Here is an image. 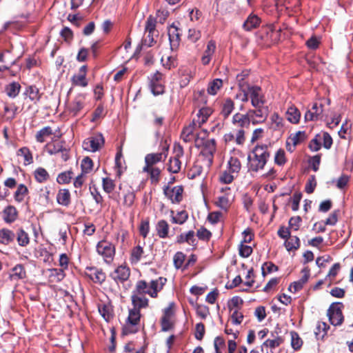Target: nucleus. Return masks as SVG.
<instances>
[{"mask_svg": "<svg viewBox=\"0 0 353 353\" xmlns=\"http://www.w3.org/2000/svg\"><path fill=\"white\" fill-rule=\"evenodd\" d=\"M253 157H249L250 168L251 170L257 172L264 168L270 157L268 150V145H257L253 150Z\"/></svg>", "mask_w": 353, "mask_h": 353, "instance_id": "nucleus-2", "label": "nucleus"}, {"mask_svg": "<svg viewBox=\"0 0 353 353\" xmlns=\"http://www.w3.org/2000/svg\"><path fill=\"white\" fill-rule=\"evenodd\" d=\"M223 86V81L220 79H215L212 81H211L208 87V93L211 95H215L217 94L218 91Z\"/></svg>", "mask_w": 353, "mask_h": 353, "instance_id": "nucleus-37", "label": "nucleus"}, {"mask_svg": "<svg viewBox=\"0 0 353 353\" xmlns=\"http://www.w3.org/2000/svg\"><path fill=\"white\" fill-rule=\"evenodd\" d=\"M201 38V32L196 29H190L188 34V39L191 42H196Z\"/></svg>", "mask_w": 353, "mask_h": 353, "instance_id": "nucleus-64", "label": "nucleus"}, {"mask_svg": "<svg viewBox=\"0 0 353 353\" xmlns=\"http://www.w3.org/2000/svg\"><path fill=\"white\" fill-rule=\"evenodd\" d=\"M34 177L38 182L42 183L48 180L49 174L44 168H39L34 171Z\"/></svg>", "mask_w": 353, "mask_h": 353, "instance_id": "nucleus-45", "label": "nucleus"}, {"mask_svg": "<svg viewBox=\"0 0 353 353\" xmlns=\"http://www.w3.org/2000/svg\"><path fill=\"white\" fill-rule=\"evenodd\" d=\"M85 274L94 283L101 284L105 280V274L101 269L94 267H88L85 270Z\"/></svg>", "mask_w": 353, "mask_h": 353, "instance_id": "nucleus-12", "label": "nucleus"}, {"mask_svg": "<svg viewBox=\"0 0 353 353\" xmlns=\"http://www.w3.org/2000/svg\"><path fill=\"white\" fill-rule=\"evenodd\" d=\"M39 201L43 205L50 203V190L47 187L41 188L39 191Z\"/></svg>", "mask_w": 353, "mask_h": 353, "instance_id": "nucleus-41", "label": "nucleus"}, {"mask_svg": "<svg viewBox=\"0 0 353 353\" xmlns=\"http://www.w3.org/2000/svg\"><path fill=\"white\" fill-rule=\"evenodd\" d=\"M188 219V214L185 211L179 212L172 216V222L177 224H183Z\"/></svg>", "mask_w": 353, "mask_h": 353, "instance_id": "nucleus-58", "label": "nucleus"}, {"mask_svg": "<svg viewBox=\"0 0 353 353\" xmlns=\"http://www.w3.org/2000/svg\"><path fill=\"white\" fill-rule=\"evenodd\" d=\"M27 92L31 101H37L40 98L39 89L35 86H30L28 89Z\"/></svg>", "mask_w": 353, "mask_h": 353, "instance_id": "nucleus-63", "label": "nucleus"}, {"mask_svg": "<svg viewBox=\"0 0 353 353\" xmlns=\"http://www.w3.org/2000/svg\"><path fill=\"white\" fill-rule=\"evenodd\" d=\"M85 96L80 94L74 100L68 104L67 110L69 114L72 116H77L84 106Z\"/></svg>", "mask_w": 353, "mask_h": 353, "instance_id": "nucleus-14", "label": "nucleus"}, {"mask_svg": "<svg viewBox=\"0 0 353 353\" xmlns=\"http://www.w3.org/2000/svg\"><path fill=\"white\" fill-rule=\"evenodd\" d=\"M17 240L20 246L25 247L30 243V239L28 233L22 228H20L17 232Z\"/></svg>", "mask_w": 353, "mask_h": 353, "instance_id": "nucleus-36", "label": "nucleus"}, {"mask_svg": "<svg viewBox=\"0 0 353 353\" xmlns=\"http://www.w3.org/2000/svg\"><path fill=\"white\" fill-rule=\"evenodd\" d=\"M221 191L223 193L225 192V194L218 197V200L216 203L220 208L227 210L232 201L230 188L228 187L222 188Z\"/></svg>", "mask_w": 353, "mask_h": 353, "instance_id": "nucleus-13", "label": "nucleus"}, {"mask_svg": "<svg viewBox=\"0 0 353 353\" xmlns=\"http://www.w3.org/2000/svg\"><path fill=\"white\" fill-rule=\"evenodd\" d=\"M250 123H252V120L248 111L244 114L237 112L232 117V123L237 127L248 128Z\"/></svg>", "mask_w": 353, "mask_h": 353, "instance_id": "nucleus-16", "label": "nucleus"}, {"mask_svg": "<svg viewBox=\"0 0 353 353\" xmlns=\"http://www.w3.org/2000/svg\"><path fill=\"white\" fill-rule=\"evenodd\" d=\"M249 96L252 107L265 104V96L260 87L249 85Z\"/></svg>", "mask_w": 353, "mask_h": 353, "instance_id": "nucleus-7", "label": "nucleus"}, {"mask_svg": "<svg viewBox=\"0 0 353 353\" xmlns=\"http://www.w3.org/2000/svg\"><path fill=\"white\" fill-rule=\"evenodd\" d=\"M194 232L193 231H189L186 234H181L178 236L177 242L183 243L187 242L190 245L194 243L195 239H194Z\"/></svg>", "mask_w": 353, "mask_h": 353, "instance_id": "nucleus-46", "label": "nucleus"}, {"mask_svg": "<svg viewBox=\"0 0 353 353\" xmlns=\"http://www.w3.org/2000/svg\"><path fill=\"white\" fill-rule=\"evenodd\" d=\"M241 165L240 161L236 157H230V160L228 162L227 170L237 176L239 172L241 170Z\"/></svg>", "mask_w": 353, "mask_h": 353, "instance_id": "nucleus-32", "label": "nucleus"}, {"mask_svg": "<svg viewBox=\"0 0 353 353\" xmlns=\"http://www.w3.org/2000/svg\"><path fill=\"white\" fill-rule=\"evenodd\" d=\"M99 312L106 321H108L112 317L110 307L108 305H99Z\"/></svg>", "mask_w": 353, "mask_h": 353, "instance_id": "nucleus-62", "label": "nucleus"}, {"mask_svg": "<svg viewBox=\"0 0 353 353\" xmlns=\"http://www.w3.org/2000/svg\"><path fill=\"white\" fill-rule=\"evenodd\" d=\"M97 252L103 258L105 262L110 263L115 254V248L112 243L102 240L97 245Z\"/></svg>", "mask_w": 353, "mask_h": 353, "instance_id": "nucleus-5", "label": "nucleus"}, {"mask_svg": "<svg viewBox=\"0 0 353 353\" xmlns=\"http://www.w3.org/2000/svg\"><path fill=\"white\" fill-rule=\"evenodd\" d=\"M17 210L13 206L6 207L3 212V218L7 223L13 222L17 218Z\"/></svg>", "mask_w": 353, "mask_h": 353, "instance_id": "nucleus-34", "label": "nucleus"}, {"mask_svg": "<svg viewBox=\"0 0 353 353\" xmlns=\"http://www.w3.org/2000/svg\"><path fill=\"white\" fill-rule=\"evenodd\" d=\"M28 193V188L23 184H20L14 193L16 201L21 202L23 200L25 196Z\"/></svg>", "mask_w": 353, "mask_h": 353, "instance_id": "nucleus-51", "label": "nucleus"}, {"mask_svg": "<svg viewBox=\"0 0 353 353\" xmlns=\"http://www.w3.org/2000/svg\"><path fill=\"white\" fill-rule=\"evenodd\" d=\"M150 86L154 95H159L164 92V87L162 82L157 81L155 83H150Z\"/></svg>", "mask_w": 353, "mask_h": 353, "instance_id": "nucleus-57", "label": "nucleus"}, {"mask_svg": "<svg viewBox=\"0 0 353 353\" xmlns=\"http://www.w3.org/2000/svg\"><path fill=\"white\" fill-rule=\"evenodd\" d=\"M252 120V124L257 125L264 123L269 114V108L265 104L254 106L253 109L248 110Z\"/></svg>", "mask_w": 353, "mask_h": 353, "instance_id": "nucleus-4", "label": "nucleus"}, {"mask_svg": "<svg viewBox=\"0 0 353 353\" xmlns=\"http://www.w3.org/2000/svg\"><path fill=\"white\" fill-rule=\"evenodd\" d=\"M261 23V19L256 14H251L243 24V28L246 31H250L257 28Z\"/></svg>", "mask_w": 353, "mask_h": 353, "instance_id": "nucleus-26", "label": "nucleus"}, {"mask_svg": "<svg viewBox=\"0 0 353 353\" xmlns=\"http://www.w3.org/2000/svg\"><path fill=\"white\" fill-rule=\"evenodd\" d=\"M26 272L24 267L18 264L12 269V273L10 274L11 280L17 281L26 278Z\"/></svg>", "mask_w": 353, "mask_h": 353, "instance_id": "nucleus-29", "label": "nucleus"}, {"mask_svg": "<svg viewBox=\"0 0 353 353\" xmlns=\"http://www.w3.org/2000/svg\"><path fill=\"white\" fill-rule=\"evenodd\" d=\"M114 187L115 185L113 180L108 177L103 179V188L105 192H112L114 189Z\"/></svg>", "mask_w": 353, "mask_h": 353, "instance_id": "nucleus-60", "label": "nucleus"}, {"mask_svg": "<svg viewBox=\"0 0 353 353\" xmlns=\"http://www.w3.org/2000/svg\"><path fill=\"white\" fill-rule=\"evenodd\" d=\"M327 316L330 323L333 325H339L343 321V316L339 304H332L327 310Z\"/></svg>", "mask_w": 353, "mask_h": 353, "instance_id": "nucleus-8", "label": "nucleus"}, {"mask_svg": "<svg viewBox=\"0 0 353 353\" xmlns=\"http://www.w3.org/2000/svg\"><path fill=\"white\" fill-rule=\"evenodd\" d=\"M302 340L296 332H291V345L294 350L299 349L302 345Z\"/></svg>", "mask_w": 353, "mask_h": 353, "instance_id": "nucleus-61", "label": "nucleus"}, {"mask_svg": "<svg viewBox=\"0 0 353 353\" xmlns=\"http://www.w3.org/2000/svg\"><path fill=\"white\" fill-rule=\"evenodd\" d=\"M167 157V150L159 153L148 154L145 157V165L152 166L154 164L163 161Z\"/></svg>", "mask_w": 353, "mask_h": 353, "instance_id": "nucleus-21", "label": "nucleus"}, {"mask_svg": "<svg viewBox=\"0 0 353 353\" xmlns=\"http://www.w3.org/2000/svg\"><path fill=\"white\" fill-rule=\"evenodd\" d=\"M196 125L192 123L184 128L181 133V138L184 141L189 142L194 138V126Z\"/></svg>", "mask_w": 353, "mask_h": 353, "instance_id": "nucleus-38", "label": "nucleus"}, {"mask_svg": "<svg viewBox=\"0 0 353 353\" xmlns=\"http://www.w3.org/2000/svg\"><path fill=\"white\" fill-rule=\"evenodd\" d=\"M185 259V254L181 252H176L173 258L174 265L176 269H179L182 267L184 261Z\"/></svg>", "mask_w": 353, "mask_h": 353, "instance_id": "nucleus-54", "label": "nucleus"}, {"mask_svg": "<svg viewBox=\"0 0 353 353\" xmlns=\"http://www.w3.org/2000/svg\"><path fill=\"white\" fill-rule=\"evenodd\" d=\"M173 327V321L172 319V313L170 309H165L164 315L161 319V330L163 332L170 330Z\"/></svg>", "mask_w": 353, "mask_h": 353, "instance_id": "nucleus-27", "label": "nucleus"}, {"mask_svg": "<svg viewBox=\"0 0 353 353\" xmlns=\"http://www.w3.org/2000/svg\"><path fill=\"white\" fill-rule=\"evenodd\" d=\"M166 281L167 279L163 277L152 280L149 283L143 280L138 281L132 294L133 305H136L137 307L148 306V299L145 295L148 294L152 298L157 297L158 292L163 289Z\"/></svg>", "mask_w": 353, "mask_h": 353, "instance_id": "nucleus-1", "label": "nucleus"}, {"mask_svg": "<svg viewBox=\"0 0 353 353\" xmlns=\"http://www.w3.org/2000/svg\"><path fill=\"white\" fill-rule=\"evenodd\" d=\"M57 201L59 205L68 206L70 203V193L67 189H61L57 195Z\"/></svg>", "mask_w": 353, "mask_h": 353, "instance_id": "nucleus-28", "label": "nucleus"}, {"mask_svg": "<svg viewBox=\"0 0 353 353\" xmlns=\"http://www.w3.org/2000/svg\"><path fill=\"white\" fill-rule=\"evenodd\" d=\"M179 29L173 23L168 28V37L172 50L177 49L180 43Z\"/></svg>", "mask_w": 353, "mask_h": 353, "instance_id": "nucleus-15", "label": "nucleus"}, {"mask_svg": "<svg viewBox=\"0 0 353 353\" xmlns=\"http://www.w3.org/2000/svg\"><path fill=\"white\" fill-rule=\"evenodd\" d=\"M212 113V110L209 108H201L196 114L197 119H194L193 120V124L197 125L198 127H200L207 121L208 118L211 115Z\"/></svg>", "mask_w": 353, "mask_h": 353, "instance_id": "nucleus-22", "label": "nucleus"}, {"mask_svg": "<svg viewBox=\"0 0 353 353\" xmlns=\"http://www.w3.org/2000/svg\"><path fill=\"white\" fill-rule=\"evenodd\" d=\"M46 275L50 283H58L65 277L63 270L57 268L47 270Z\"/></svg>", "mask_w": 353, "mask_h": 353, "instance_id": "nucleus-19", "label": "nucleus"}, {"mask_svg": "<svg viewBox=\"0 0 353 353\" xmlns=\"http://www.w3.org/2000/svg\"><path fill=\"white\" fill-rule=\"evenodd\" d=\"M52 134V128L46 126L41 129L36 134L35 138L37 142L43 143L46 141V138Z\"/></svg>", "mask_w": 353, "mask_h": 353, "instance_id": "nucleus-35", "label": "nucleus"}, {"mask_svg": "<svg viewBox=\"0 0 353 353\" xmlns=\"http://www.w3.org/2000/svg\"><path fill=\"white\" fill-rule=\"evenodd\" d=\"M141 307L134 305V308L130 310L128 321L123 327V334H133L138 331L137 325L140 321V308Z\"/></svg>", "mask_w": 353, "mask_h": 353, "instance_id": "nucleus-3", "label": "nucleus"}, {"mask_svg": "<svg viewBox=\"0 0 353 353\" xmlns=\"http://www.w3.org/2000/svg\"><path fill=\"white\" fill-rule=\"evenodd\" d=\"M236 176L233 173L226 170L220 174L219 180L224 184H229L233 181Z\"/></svg>", "mask_w": 353, "mask_h": 353, "instance_id": "nucleus-50", "label": "nucleus"}, {"mask_svg": "<svg viewBox=\"0 0 353 353\" xmlns=\"http://www.w3.org/2000/svg\"><path fill=\"white\" fill-rule=\"evenodd\" d=\"M130 275V268L126 265H119L110 274V277L117 283H123Z\"/></svg>", "mask_w": 353, "mask_h": 353, "instance_id": "nucleus-10", "label": "nucleus"}, {"mask_svg": "<svg viewBox=\"0 0 353 353\" xmlns=\"http://www.w3.org/2000/svg\"><path fill=\"white\" fill-rule=\"evenodd\" d=\"M73 175V172L71 171L61 172L58 175L57 182L59 184L69 183Z\"/></svg>", "mask_w": 353, "mask_h": 353, "instance_id": "nucleus-52", "label": "nucleus"}, {"mask_svg": "<svg viewBox=\"0 0 353 353\" xmlns=\"http://www.w3.org/2000/svg\"><path fill=\"white\" fill-rule=\"evenodd\" d=\"M234 109V103L230 98L225 99L221 105L220 114L224 119H227Z\"/></svg>", "mask_w": 353, "mask_h": 353, "instance_id": "nucleus-20", "label": "nucleus"}, {"mask_svg": "<svg viewBox=\"0 0 353 353\" xmlns=\"http://www.w3.org/2000/svg\"><path fill=\"white\" fill-rule=\"evenodd\" d=\"M86 66L83 65L80 68L79 73L74 74L72 78V84L81 87H86L88 81L86 79Z\"/></svg>", "mask_w": 353, "mask_h": 353, "instance_id": "nucleus-17", "label": "nucleus"}, {"mask_svg": "<svg viewBox=\"0 0 353 353\" xmlns=\"http://www.w3.org/2000/svg\"><path fill=\"white\" fill-rule=\"evenodd\" d=\"M156 28V19L150 16L146 21L145 23V32L150 34H154Z\"/></svg>", "mask_w": 353, "mask_h": 353, "instance_id": "nucleus-55", "label": "nucleus"}, {"mask_svg": "<svg viewBox=\"0 0 353 353\" xmlns=\"http://www.w3.org/2000/svg\"><path fill=\"white\" fill-rule=\"evenodd\" d=\"M216 50V43L214 41L210 40L207 43L206 49L204 50L201 57V63L203 65H206L210 63L212 57Z\"/></svg>", "mask_w": 353, "mask_h": 353, "instance_id": "nucleus-18", "label": "nucleus"}, {"mask_svg": "<svg viewBox=\"0 0 353 353\" xmlns=\"http://www.w3.org/2000/svg\"><path fill=\"white\" fill-rule=\"evenodd\" d=\"M215 151V141L214 140H208L205 143V148L203 152L209 154L210 157V161H212V157L214 152Z\"/></svg>", "mask_w": 353, "mask_h": 353, "instance_id": "nucleus-56", "label": "nucleus"}, {"mask_svg": "<svg viewBox=\"0 0 353 353\" xmlns=\"http://www.w3.org/2000/svg\"><path fill=\"white\" fill-rule=\"evenodd\" d=\"M269 125L272 130L282 131L284 128L283 119L277 113H274L270 117Z\"/></svg>", "mask_w": 353, "mask_h": 353, "instance_id": "nucleus-25", "label": "nucleus"}, {"mask_svg": "<svg viewBox=\"0 0 353 353\" xmlns=\"http://www.w3.org/2000/svg\"><path fill=\"white\" fill-rule=\"evenodd\" d=\"M104 143V139L101 134H98L86 139L83 142V148L89 152L97 151Z\"/></svg>", "mask_w": 353, "mask_h": 353, "instance_id": "nucleus-6", "label": "nucleus"}, {"mask_svg": "<svg viewBox=\"0 0 353 353\" xmlns=\"http://www.w3.org/2000/svg\"><path fill=\"white\" fill-rule=\"evenodd\" d=\"M81 173H83V174L90 173L93 169L92 160L88 157L83 158L81 161Z\"/></svg>", "mask_w": 353, "mask_h": 353, "instance_id": "nucleus-44", "label": "nucleus"}, {"mask_svg": "<svg viewBox=\"0 0 353 353\" xmlns=\"http://www.w3.org/2000/svg\"><path fill=\"white\" fill-rule=\"evenodd\" d=\"M286 117L290 123H297L300 120L301 113L295 106L291 105L287 110Z\"/></svg>", "mask_w": 353, "mask_h": 353, "instance_id": "nucleus-31", "label": "nucleus"}, {"mask_svg": "<svg viewBox=\"0 0 353 353\" xmlns=\"http://www.w3.org/2000/svg\"><path fill=\"white\" fill-rule=\"evenodd\" d=\"M321 136L318 134L314 139H313L310 144L309 148L313 152H316L321 148Z\"/></svg>", "mask_w": 353, "mask_h": 353, "instance_id": "nucleus-59", "label": "nucleus"}, {"mask_svg": "<svg viewBox=\"0 0 353 353\" xmlns=\"http://www.w3.org/2000/svg\"><path fill=\"white\" fill-rule=\"evenodd\" d=\"M168 229L169 226L165 221L161 220L158 222L157 225V230L159 237L165 238L168 234Z\"/></svg>", "mask_w": 353, "mask_h": 353, "instance_id": "nucleus-40", "label": "nucleus"}, {"mask_svg": "<svg viewBox=\"0 0 353 353\" xmlns=\"http://www.w3.org/2000/svg\"><path fill=\"white\" fill-rule=\"evenodd\" d=\"M16 234L11 230L6 228L0 230V243L3 245H8L12 242Z\"/></svg>", "mask_w": 353, "mask_h": 353, "instance_id": "nucleus-30", "label": "nucleus"}, {"mask_svg": "<svg viewBox=\"0 0 353 353\" xmlns=\"http://www.w3.org/2000/svg\"><path fill=\"white\" fill-rule=\"evenodd\" d=\"M183 192V189L182 186L180 185L175 186L172 188H170L167 186L163 189L164 194L172 203H178L182 200Z\"/></svg>", "mask_w": 353, "mask_h": 353, "instance_id": "nucleus-9", "label": "nucleus"}, {"mask_svg": "<svg viewBox=\"0 0 353 353\" xmlns=\"http://www.w3.org/2000/svg\"><path fill=\"white\" fill-rule=\"evenodd\" d=\"M323 106L322 104L315 103L312 105V108L309 109L305 114V121H317L321 119L323 111Z\"/></svg>", "mask_w": 353, "mask_h": 353, "instance_id": "nucleus-11", "label": "nucleus"}, {"mask_svg": "<svg viewBox=\"0 0 353 353\" xmlns=\"http://www.w3.org/2000/svg\"><path fill=\"white\" fill-rule=\"evenodd\" d=\"M181 161L177 157H173L170 159L168 170L172 173H178L181 170Z\"/></svg>", "mask_w": 353, "mask_h": 353, "instance_id": "nucleus-47", "label": "nucleus"}, {"mask_svg": "<svg viewBox=\"0 0 353 353\" xmlns=\"http://www.w3.org/2000/svg\"><path fill=\"white\" fill-rule=\"evenodd\" d=\"M143 254V249L140 245L134 248L131 252L130 260L132 263H137Z\"/></svg>", "mask_w": 353, "mask_h": 353, "instance_id": "nucleus-42", "label": "nucleus"}, {"mask_svg": "<svg viewBox=\"0 0 353 353\" xmlns=\"http://www.w3.org/2000/svg\"><path fill=\"white\" fill-rule=\"evenodd\" d=\"M283 343V339L277 333H271V338L267 339L262 345V348L266 347L271 349L279 347Z\"/></svg>", "mask_w": 353, "mask_h": 353, "instance_id": "nucleus-23", "label": "nucleus"}, {"mask_svg": "<svg viewBox=\"0 0 353 353\" xmlns=\"http://www.w3.org/2000/svg\"><path fill=\"white\" fill-rule=\"evenodd\" d=\"M305 138V134L304 132L299 131L295 134H292L290 135L287 141V148L289 151L292 152L293 149L290 147V144L292 143L293 147L296 146L301 141H303Z\"/></svg>", "mask_w": 353, "mask_h": 353, "instance_id": "nucleus-24", "label": "nucleus"}, {"mask_svg": "<svg viewBox=\"0 0 353 353\" xmlns=\"http://www.w3.org/2000/svg\"><path fill=\"white\" fill-rule=\"evenodd\" d=\"M249 85L239 88V92L236 93L235 98L242 102H247L250 100Z\"/></svg>", "mask_w": 353, "mask_h": 353, "instance_id": "nucleus-48", "label": "nucleus"}, {"mask_svg": "<svg viewBox=\"0 0 353 353\" xmlns=\"http://www.w3.org/2000/svg\"><path fill=\"white\" fill-rule=\"evenodd\" d=\"M20 85L18 83L13 82L9 84L6 88L7 94L10 97H15L18 95L20 90Z\"/></svg>", "mask_w": 353, "mask_h": 353, "instance_id": "nucleus-49", "label": "nucleus"}, {"mask_svg": "<svg viewBox=\"0 0 353 353\" xmlns=\"http://www.w3.org/2000/svg\"><path fill=\"white\" fill-rule=\"evenodd\" d=\"M262 274L265 276L268 274H270L278 270V267L272 262L264 263L262 265Z\"/></svg>", "mask_w": 353, "mask_h": 353, "instance_id": "nucleus-53", "label": "nucleus"}, {"mask_svg": "<svg viewBox=\"0 0 353 353\" xmlns=\"http://www.w3.org/2000/svg\"><path fill=\"white\" fill-rule=\"evenodd\" d=\"M18 156H22L24 158V164L29 165L32 163V156L28 148H22L17 152Z\"/></svg>", "mask_w": 353, "mask_h": 353, "instance_id": "nucleus-43", "label": "nucleus"}, {"mask_svg": "<svg viewBox=\"0 0 353 353\" xmlns=\"http://www.w3.org/2000/svg\"><path fill=\"white\" fill-rule=\"evenodd\" d=\"M285 246L288 251L296 250L300 246L299 239L296 236H290L285 242Z\"/></svg>", "mask_w": 353, "mask_h": 353, "instance_id": "nucleus-39", "label": "nucleus"}, {"mask_svg": "<svg viewBox=\"0 0 353 353\" xmlns=\"http://www.w3.org/2000/svg\"><path fill=\"white\" fill-rule=\"evenodd\" d=\"M143 171L150 174V180L152 183H157L159 180L160 170L153 166L145 165Z\"/></svg>", "mask_w": 353, "mask_h": 353, "instance_id": "nucleus-33", "label": "nucleus"}]
</instances>
